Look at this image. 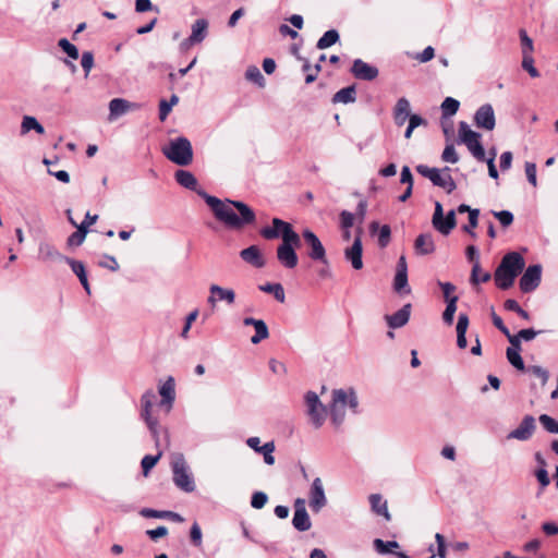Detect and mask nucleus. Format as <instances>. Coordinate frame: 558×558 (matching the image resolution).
Wrapping results in <instances>:
<instances>
[{
	"mask_svg": "<svg viewBox=\"0 0 558 558\" xmlns=\"http://www.w3.org/2000/svg\"><path fill=\"white\" fill-rule=\"evenodd\" d=\"M159 393L162 397L161 404H168L171 408L175 399L174 379L169 377L159 388Z\"/></svg>",
	"mask_w": 558,
	"mask_h": 558,
	"instance_id": "7c9ffc66",
	"label": "nucleus"
},
{
	"mask_svg": "<svg viewBox=\"0 0 558 558\" xmlns=\"http://www.w3.org/2000/svg\"><path fill=\"white\" fill-rule=\"evenodd\" d=\"M525 174L527 178V181L533 185H537V179H536V165L534 162H525Z\"/></svg>",
	"mask_w": 558,
	"mask_h": 558,
	"instance_id": "0e129e2a",
	"label": "nucleus"
},
{
	"mask_svg": "<svg viewBox=\"0 0 558 558\" xmlns=\"http://www.w3.org/2000/svg\"><path fill=\"white\" fill-rule=\"evenodd\" d=\"M415 170L424 178L429 179L434 185L446 190L448 194L452 193L457 187L454 180L449 174L450 169L448 167L442 169L445 173H441L437 168H429L426 165H418Z\"/></svg>",
	"mask_w": 558,
	"mask_h": 558,
	"instance_id": "423d86ee",
	"label": "nucleus"
},
{
	"mask_svg": "<svg viewBox=\"0 0 558 558\" xmlns=\"http://www.w3.org/2000/svg\"><path fill=\"white\" fill-rule=\"evenodd\" d=\"M190 537H191V542L195 546H201V544H202V530H201L199 525L196 522L191 527Z\"/></svg>",
	"mask_w": 558,
	"mask_h": 558,
	"instance_id": "338daca9",
	"label": "nucleus"
},
{
	"mask_svg": "<svg viewBox=\"0 0 558 558\" xmlns=\"http://www.w3.org/2000/svg\"><path fill=\"white\" fill-rule=\"evenodd\" d=\"M43 162L48 167V173L50 175H53L57 180H59L62 183H69L70 182V174L64 170L53 171L50 166L58 162V159L54 161H51L47 158H44Z\"/></svg>",
	"mask_w": 558,
	"mask_h": 558,
	"instance_id": "c03bdc74",
	"label": "nucleus"
},
{
	"mask_svg": "<svg viewBox=\"0 0 558 558\" xmlns=\"http://www.w3.org/2000/svg\"><path fill=\"white\" fill-rule=\"evenodd\" d=\"M525 262L523 256L518 252L507 253L494 274V280L497 288L508 290L514 283L518 275L523 270Z\"/></svg>",
	"mask_w": 558,
	"mask_h": 558,
	"instance_id": "f03ea898",
	"label": "nucleus"
},
{
	"mask_svg": "<svg viewBox=\"0 0 558 558\" xmlns=\"http://www.w3.org/2000/svg\"><path fill=\"white\" fill-rule=\"evenodd\" d=\"M60 258L71 267L72 271L77 276L84 290L87 292V294H90L89 282L84 264L81 260H76L66 256H60Z\"/></svg>",
	"mask_w": 558,
	"mask_h": 558,
	"instance_id": "b1692460",
	"label": "nucleus"
},
{
	"mask_svg": "<svg viewBox=\"0 0 558 558\" xmlns=\"http://www.w3.org/2000/svg\"><path fill=\"white\" fill-rule=\"evenodd\" d=\"M474 123L477 128H482L487 131L494 130L496 119L492 105L485 104L476 110L474 114Z\"/></svg>",
	"mask_w": 558,
	"mask_h": 558,
	"instance_id": "a211bd4d",
	"label": "nucleus"
},
{
	"mask_svg": "<svg viewBox=\"0 0 558 558\" xmlns=\"http://www.w3.org/2000/svg\"><path fill=\"white\" fill-rule=\"evenodd\" d=\"M259 289L263 292L272 294L274 298L280 303H283L286 300L284 290L281 283H265L259 286Z\"/></svg>",
	"mask_w": 558,
	"mask_h": 558,
	"instance_id": "f704fd0d",
	"label": "nucleus"
},
{
	"mask_svg": "<svg viewBox=\"0 0 558 558\" xmlns=\"http://www.w3.org/2000/svg\"><path fill=\"white\" fill-rule=\"evenodd\" d=\"M441 159L450 163H457L459 161V156L456 151L453 144L446 145L441 155Z\"/></svg>",
	"mask_w": 558,
	"mask_h": 558,
	"instance_id": "5fc2aeb1",
	"label": "nucleus"
},
{
	"mask_svg": "<svg viewBox=\"0 0 558 558\" xmlns=\"http://www.w3.org/2000/svg\"><path fill=\"white\" fill-rule=\"evenodd\" d=\"M208 26L206 19L196 20L191 26L190 41L202 43L208 35Z\"/></svg>",
	"mask_w": 558,
	"mask_h": 558,
	"instance_id": "bb28decb",
	"label": "nucleus"
},
{
	"mask_svg": "<svg viewBox=\"0 0 558 558\" xmlns=\"http://www.w3.org/2000/svg\"><path fill=\"white\" fill-rule=\"evenodd\" d=\"M392 287L395 292L400 295L411 293L408 282V264L404 255H401L397 262Z\"/></svg>",
	"mask_w": 558,
	"mask_h": 558,
	"instance_id": "ddd939ff",
	"label": "nucleus"
},
{
	"mask_svg": "<svg viewBox=\"0 0 558 558\" xmlns=\"http://www.w3.org/2000/svg\"><path fill=\"white\" fill-rule=\"evenodd\" d=\"M466 258L473 263L472 272H471V281L473 283L487 282L490 280L492 276L489 272H483L482 278H477V274L481 270V265L478 262V251L476 246L469 245L465 251Z\"/></svg>",
	"mask_w": 558,
	"mask_h": 558,
	"instance_id": "412c9836",
	"label": "nucleus"
},
{
	"mask_svg": "<svg viewBox=\"0 0 558 558\" xmlns=\"http://www.w3.org/2000/svg\"><path fill=\"white\" fill-rule=\"evenodd\" d=\"M140 514L144 518L166 519L169 515L168 510H155L151 508H143Z\"/></svg>",
	"mask_w": 558,
	"mask_h": 558,
	"instance_id": "680f3d73",
	"label": "nucleus"
},
{
	"mask_svg": "<svg viewBox=\"0 0 558 558\" xmlns=\"http://www.w3.org/2000/svg\"><path fill=\"white\" fill-rule=\"evenodd\" d=\"M460 102L452 98L447 97L441 104V113L444 117H451L457 113Z\"/></svg>",
	"mask_w": 558,
	"mask_h": 558,
	"instance_id": "37998d69",
	"label": "nucleus"
},
{
	"mask_svg": "<svg viewBox=\"0 0 558 558\" xmlns=\"http://www.w3.org/2000/svg\"><path fill=\"white\" fill-rule=\"evenodd\" d=\"M58 46L68 54L70 59L76 60L80 57L76 46L71 44L66 38H61L58 41Z\"/></svg>",
	"mask_w": 558,
	"mask_h": 558,
	"instance_id": "a18cd8bd",
	"label": "nucleus"
},
{
	"mask_svg": "<svg viewBox=\"0 0 558 558\" xmlns=\"http://www.w3.org/2000/svg\"><path fill=\"white\" fill-rule=\"evenodd\" d=\"M327 504L323 482L319 477H316L311 486L310 490V507L314 512H319Z\"/></svg>",
	"mask_w": 558,
	"mask_h": 558,
	"instance_id": "f3484780",
	"label": "nucleus"
},
{
	"mask_svg": "<svg viewBox=\"0 0 558 558\" xmlns=\"http://www.w3.org/2000/svg\"><path fill=\"white\" fill-rule=\"evenodd\" d=\"M255 335L252 336L251 342L253 344H258L260 341L267 339L269 337V330L266 323L262 319L259 323L254 326Z\"/></svg>",
	"mask_w": 558,
	"mask_h": 558,
	"instance_id": "58836bf2",
	"label": "nucleus"
},
{
	"mask_svg": "<svg viewBox=\"0 0 558 558\" xmlns=\"http://www.w3.org/2000/svg\"><path fill=\"white\" fill-rule=\"evenodd\" d=\"M260 449L262 450L258 453L263 454L265 463L268 464V465H272L275 463V457L272 454L274 451H275V444H274V441H269V442L264 444L260 447Z\"/></svg>",
	"mask_w": 558,
	"mask_h": 558,
	"instance_id": "8fccbe9b",
	"label": "nucleus"
},
{
	"mask_svg": "<svg viewBox=\"0 0 558 558\" xmlns=\"http://www.w3.org/2000/svg\"><path fill=\"white\" fill-rule=\"evenodd\" d=\"M302 238L307 245V256L319 264H327V253L319 238L311 230L304 229Z\"/></svg>",
	"mask_w": 558,
	"mask_h": 558,
	"instance_id": "9b49d317",
	"label": "nucleus"
},
{
	"mask_svg": "<svg viewBox=\"0 0 558 558\" xmlns=\"http://www.w3.org/2000/svg\"><path fill=\"white\" fill-rule=\"evenodd\" d=\"M371 509L377 515H383L387 521L391 520L388 511L387 501L383 499L380 494H372L369 497Z\"/></svg>",
	"mask_w": 558,
	"mask_h": 558,
	"instance_id": "c85d7f7f",
	"label": "nucleus"
},
{
	"mask_svg": "<svg viewBox=\"0 0 558 558\" xmlns=\"http://www.w3.org/2000/svg\"><path fill=\"white\" fill-rule=\"evenodd\" d=\"M390 236H391L390 227L388 225L381 226L379 229V234H378V245L380 247H386L390 241Z\"/></svg>",
	"mask_w": 558,
	"mask_h": 558,
	"instance_id": "e2e57ef3",
	"label": "nucleus"
},
{
	"mask_svg": "<svg viewBox=\"0 0 558 558\" xmlns=\"http://www.w3.org/2000/svg\"><path fill=\"white\" fill-rule=\"evenodd\" d=\"M292 525L300 532L308 531L312 526L310 515L306 511L305 500L298 498L294 501V514L292 519Z\"/></svg>",
	"mask_w": 558,
	"mask_h": 558,
	"instance_id": "2eb2a0df",
	"label": "nucleus"
},
{
	"mask_svg": "<svg viewBox=\"0 0 558 558\" xmlns=\"http://www.w3.org/2000/svg\"><path fill=\"white\" fill-rule=\"evenodd\" d=\"M351 73L357 80L373 81L378 76V69L364 62L362 59H355L353 61Z\"/></svg>",
	"mask_w": 558,
	"mask_h": 558,
	"instance_id": "6ab92c4d",
	"label": "nucleus"
},
{
	"mask_svg": "<svg viewBox=\"0 0 558 558\" xmlns=\"http://www.w3.org/2000/svg\"><path fill=\"white\" fill-rule=\"evenodd\" d=\"M414 250L417 255H429L435 252V243L430 233H422L414 241Z\"/></svg>",
	"mask_w": 558,
	"mask_h": 558,
	"instance_id": "393cba45",
	"label": "nucleus"
},
{
	"mask_svg": "<svg viewBox=\"0 0 558 558\" xmlns=\"http://www.w3.org/2000/svg\"><path fill=\"white\" fill-rule=\"evenodd\" d=\"M373 546L375 550L381 555L392 553L393 548H399V544L396 541H383L380 538H375L373 542Z\"/></svg>",
	"mask_w": 558,
	"mask_h": 558,
	"instance_id": "4c0bfd02",
	"label": "nucleus"
},
{
	"mask_svg": "<svg viewBox=\"0 0 558 558\" xmlns=\"http://www.w3.org/2000/svg\"><path fill=\"white\" fill-rule=\"evenodd\" d=\"M35 130V117L25 116L21 125V135H25L26 133Z\"/></svg>",
	"mask_w": 558,
	"mask_h": 558,
	"instance_id": "69168bd1",
	"label": "nucleus"
},
{
	"mask_svg": "<svg viewBox=\"0 0 558 558\" xmlns=\"http://www.w3.org/2000/svg\"><path fill=\"white\" fill-rule=\"evenodd\" d=\"M340 217V227L342 230H347V229H350L353 227L354 225V218H355V215L348 211V210H342L339 215Z\"/></svg>",
	"mask_w": 558,
	"mask_h": 558,
	"instance_id": "052dcab7",
	"label": "nucleus"
},
{
	"mask_svg": "<svg viewBox=\"0 0 558 558\" xmlns=\"http://www.w3.org/2000/svg\"><path fill=\"white\" fill-rule=\"evenodd\" d=\"M356 100V87L355 85H350L344 88L338 90L333 96L331 101L333 104H352Z\"/></svg>",
	"mask_w": 558,
	"mask_h": 558,
	"instance_id": "c756f323",
	"label": "nucleus"
},
{
	"mask_svg": "<svg viewBox=\"0 0 558 558\" xmlns=\"http://www.w3.org/2000/svg\"><path fill=\"white\" fill-rule=\"evenodd\" d=\"M302 71L306 73L305 83L311 84L316 81L318 73L322 71V65L317 63L312 66L310 61L304 59Z\"/></svg>",
	"mask_w": 558,
	"mask_h": 558,
	"instance_id": "e433bc0d",
	"label": "nucleus"
},
{
	"mask_svg": "<svg viewBox=\"0 0 558 558\" xmlns=\"http://www.w3.org/2000/svg\"><path fill=\"white\" fill-rule=\"evenodd\" d=\"M410 117V102L407 98L402 97L398 99L395 110L393 119L395 123L399 126L403 125Z\"/></svg>",
	"mask_w": 558,
	"mask_h": 558,
	"instance_id": "cd10ccee",
	"label": "nucleus"
},
{
	"mask_svg": "<svg viewBox=\"0 0 558 558\" xmlns=\"http://www.w3.org/2000/svg\"><path fill=\"white\" fill-rule=\"evenodd\" d=\"M138 108L137 104L130 102L124 98H113L109 102V121H114L119 117L128 113L131 110Z\"/></svg>",
	"mask_w": 558,
	"mask_h": 558,
	"instance_id": "aec40b11",
	"label": "nucleus"
},
{
	"mask_svg": "<svg viewBox=\"0 0 558 558\" xmlns=\"http://www.w3.org/2000/svg\"><path fill=\"white\" fill-rule=\"evenodd\" d=\"M349 407L354 413L357 411L359 401L353 389H335L332 391V402L330 404L331 421L339 426L344 420V408Z\"/></svg>",
	"mask_w": 558,
	"mask_h": 558,
	"instance_id": "7ed1b4c3",
	"label": "nucleus"
},
{
	"mask_svg": "<svg viewBox=\"0 0 558 558\" xmlns=\"http://www.w3.org/2000/svg\"><path fill=\"white\" fill-rule=\"evenodd\" d=\"M259 234L266 240H275L281 238L282 241L299 233L294 231L291 223L280 218H272L271 226L262 228L259 230Z\"/></svg>",
	"mask_w": 558,
	"mask_h": 558,
	"instance_id": "9d476101",
	"label": "nucleus"
},
{
	"mask_svg": "<svg viewBox=\"0 0 558 558\" xmlns=\"http://www.w3.org/2000/svg\"><path fill=\"white\" fill-rule=\"evenodd\" d=\"M519 36H520L521 46H522V56H525V53L532 54V52L534 50L532 38L529 37L525 29H520Z\"/></svg>",
	"mask_w": 558,
	"mask_h": 558,
	"instance_id": "3c124183",
	"label": "nucleus"
},
{
	"mask_svg": "<svg viewBox=\"0 0 558 558\" xmlns=\"http://www.w3.org/2000/svg\"><path fill=\"white\" fill-rule=\"evenodd\" d=\"M522 68L531 77L535 78L539 76L538 70L534 66V58L532 54L525 53V56H522Z\"/></svg>",
	"mask_w": 558,
	"mask_h": 558,
	"instance_id": "09e8293b",
	"label": "nucleus"
},
{
	"mask_svg": "<svg viewBox=\"0 0 558 558\" xmlns=\"http://www.w3.org/2000/svg\"><path fill=\"white\" fill-rule=\"evenodd\" d=\"M520 352L521 351H517V350H507L506 356H507L508 362L514 368H517L518 371L524 372L526 368H525V365H524V362H523V359H522Z\"/></svg>",
	"mask_w": 558,
	"mask_h": 558,
	"instance_id": "79ce46f5",
	"label": "nucleus"
},
{
	"mask_svg": "<svg viewBox=\"0 0 558 558\" xmlns=\"http://www.w3.org/2000/svg\"><path fill=\"white\" fill-rule=\"evenodd\" d=\"M493 215L504 228L509 227L513 222V214L509 210L493 211Z\"/></svg>",
	"mask_w": 558,
	"mask_h": 558,
	"instance_id": "13d9d810",
	"label": "nucleus"
},
{
	"mask_svg": "<svg viewBox=\"0 0 558 558\" xmlns=\"http://www.w3.org/2000/svg\"><path fill=\"white\" fill-rule=\"evenodd\" d=\"M535 476L539 482L542 488H545L550 484V478L546 469L538 468L535 472Z\"/></svg>",
	"mask_w": 558,
	"mask_h": 558,
	"instance_id": "774afa93",
	"label": "nucleus"
},
{
	"mask_svg": "<svg viewBox=\"0 0 558 558\" xmlns=\"http://www.w3.org/2000/svg\"><path fill=\"white\" fill-rule=\"evenodd\" d=\"M268 501V496L264 492H255L251 498V506L254 509H262Z\"/></svg>",
	"mask_w": 558,
	"mask_h": 558,
	"instance_id": "4d7b16f0",
	"label": "nucleus"
},
{
	"mask_svg": "<svg viewBox=\"0 0 558 558\" xmlns=\"http://www.w3.org/2000/svg\"><path fill=\"white\" fill-rule=\"evenodd\" d=\"M535 428V418L532 415H525L520 425L507 435V438L526 441L533 436Z\"/></svg>",
	"mask_w": 558,
	"mask_h": 558,
	"instance_id": "dca6fc26",
	"label": "nucleus"
},
{
	"mask_svg": "<svg viewBox=\"0 0 558 558\" xmlns=\"http://www.w3.org/2000/svg\"><path fill=\"white\" fill-rule=\"evenodd\" d=\"M161 454L162 453L159 451L156 456L147 454L142 459L141 465L144 475H147L149 471L157 464L161 458Z\"/></svg>",
	"mask_w": 558,
	"mask_h": 558,
	"instance_id": "de8ad7c7",
	"label": "nucleus"
},
{
	"mask_svg": "<svg viewBox=\"0 0 558 558\" xmlns=\"http://www.w3.org/2000/svg\"><path fill=\"white\" fill-rule=\"evenodd\" d=\"M478 216L480 210L473 209L472 211H470L469 223L462 227V230L469 233L472 238H476V233L473 231V229L477 227Z\"/></svg>",
	"mask_w": 558,
	"mask_h": 558,
	"instance_id": "49530a36",
	"label": "nucleus"
},
{
	"mask_svg": "<svg viewBox=\"0 0 558 558\" xmlns=\"http://www.w3.org/2000/svg\"><path fill=\"white\" fill-rule=\"evenodd\" d=\"M240 257L247 264L263 268L266 265V260L257 245H251L240 252Z\"/></svg>",
	"mask_w": 558,
	"mask_h": 558,
	"instance_id": "5701e85b",
	"label": "nucleus"
},
{
	"mask_svg": "<svg viewBox=\"0 0 558 558\" xmlns=\"http://www.w3.org/2000/svg\"><path fill=\"white\" fill-rule=\"evenodd\" d=\"M175 181L183 187L196 192L211 209L215 218L227 229L242 230L256 222L255 211L244 202L230 198L220 199L199 189L195 175L187 170H177Z\"/></svg>",
	"mask_w": 558,
	"mask_h": 558,
	"instance_id": "f257e3e1",
	"label": "nucleus"
},
{
	"mask_svg": "<svg viewBox=\"0 0 558 558\" xmlns=\"http://www.w3.org/2000/svg\"><path fill=\"white\" fill-rule=\"evenodd\" d=\"M245 78L256 84L259 88H264L266 85L264 75L262 74L260 70L255 65H251L246 69Z\"/></svg>",
	"mask_w": 558,
	"mask_h": 558,
	"instance_id": "c9c22d12",
	"label": "nucleus"
},
{
	"mask_svg": "<svg viewBox=\"0 0 558 558\" xmlns=\"http://www.w3.org/2000/svg\"><path fill=\"white\" fill-rule=\"evenodd\" d=\"M76 228L77 230L68 238L69 246H80L86 238L88 230L85 229V226H76Z\"/></svg>",
	"mask_w": 558,
	"mask_h": 558,
	"instance_id": "a19ab883",
	"label": "nucleus"
},
{
	"mask_svg": "<svg viewBox=\"0 0 558 558\" xmlns=\"http://www.w3.org/2000/svg\"><path fill=\"white\" fill-rule=\"evenodd\" d=\"M435 541L437 543V554H433L429 558H435L436 556H438L439 558H447V546L445 536L440 533H436Z\"/></svg>",
	"mask_w": 558,
	"mask_h": 558,
	"instance_id": "864d4df0",
	"label": "nucleus"
},
{
	"mask_svg": "<svg viewBox=\"0 0 558 558\" xmlns=\"http://www.w3.org/2000/svg\"><path fill=\"white\" fill-rule=\"evenodd\" d=\"M306 413L315 428H319L326 418V407L320 402L318 395L314 391H307L304 396Z\"/></svg>",
	"mask_w": 558,
	"mask_h": 558,
	"instance_id": "1a4fd4ad",
	"label": "nucleus"
},
{
	"mask_svg": "<svg viewBox=\"0 0 558 558\" xmlns=\"http://www.w3.org/2000/svg\"><path fill=\"white\" fill-rule=\"evenodd\" d=\"M173 482L177 487L185 493H192L195 489V483L189 472L183 454L178 453L172 459Z\"/></svg>",
	"mask_w": 558,
	"mask_h": 558,
	"instance_id": "0eeeda50",
	"label": "nucleus"
},
{
	"mask_svg": "<svg viewBox=\"0 0 558 558\" xmlns=\"http://www.w3.org/2000/svg\"><path fill=\"white\" fill-rule=\"evenodd\" d=\"M525 371L530 372L531 374H533L534 376L541 378L542 380V385H546V383L548 381V378H549V373L547 369L543 368L542 366L539 365H532V366H529Z\"/></svg>",
	"mask_w": 558,
	"mask_h": 558,
	"instance_id": "6e6d98bb",
	"label": "nucleus"
},
{
	"mask_svg": "<svg viewBox=\"0 0 558 558\" xmlns=\"http://www.w3.org/2000/svg\"><path fill=\"white\" fill-rule=\"evenodd\" d=\"M542 280V266L531 265L529 266L522 277L520 278L519 286L523 293H531L537 289Z\"/></svg>",
	"mask_w": 558,
	"mask_h": 558,
	"instance_id": "f8f14e48",
	"label": "nucleus"
},
{
	"mask_svg": "<svg viewBox=\"0 0 558 558\" xmlns=\"http://www.w3.org/2000/svg\"><path fill=\"white\" fill-rule=\"evenodd\" d=\"M81 65L85 71V76H88L90 70L94 66V54L92 51H84L82 53Z\"/></svg>",
	"mask_w": 558,
	"mask_h": 558,
	"instance_id": "bf43d9fd",
	"label": "nucleus"
},
{
	"mask_svg": "<svg viewBox=\"0 0 558 558\" xmlns=\"http://www.w3.org/2000/svg\"><path fill=\"white\" fill-rule=\"evenodd\" d=\"M150 408H142V417L144 418L147 427L149 428L153 438L155 439L156 444L158 445V420L156 417H153L150 414Z\"/></svg>",
	"mask_w": 558,
	"mask_h": 558,
	"instance_id": "473e14b6",
	"label": "nucleus"
},
{
	"mask_svg": "<svg viewBox=\"0 0 558 558\" xmlns=\"http://www.w3.org/2000/svg\"><path fill=\"white\" fill-rule=\"evenodd\" d=\"M300 245L301 236L300 234H296L282 240L277 246L276 257L283 268L293 269L298 266L299 257L295 250L300 247Z\"/></svg>",
	"mask_w": 558,
	"mask_h": 558,
	"instance_id": "39448f33",
	"label": "nucleus"
},
{
	"mask_svg": "<svg viewBox=\"0 0 558 558\" xmlns=\"http://www.w3.org/2000/svg\"><path fill=\"white\" fill-rule=\"evenodd\" d=\"M411 304H404L399 311L392 315H385V320L389 328L397 329L408 324L411 315Z\"/></svg>",
	"mask_w": 558,
	"mask_h": 558,
	"instance_id": "4be33fe9",
	"label": "nucleus"
},
{
	"mask_svg": "<svg viewBox=\"0 0 558 558\" xmlns=\"http://www.w3.org/2000/svg\"><path fill=\"white\" fill-rule=\"evenodd\" d=\"M459 136L461 142L465 144L474 158H476L478 161L485 160V150L481 143L482 136L480 133L472 131L469 124L462 121L459 124Z\"/></svg>",
	"mask_w": 558,
	"mask_h": 558,
	"instance_id": "6e6552de",
	"label": "nucleus"
},
{
	"mask_svg": "<svg viewBox=\"0 0 558 558\" xmlns=\"http://www.w3.org/2000/svg\"><path fill=\"white\" fill-rule=\"evenodd\" d=\"M456 225V211L450 210L447 213L446 217H441L440 222L434 226V228L441 234L448 235L454 229Z\"/></svg>",
	"mask_w": 558,
	"mask_h": 558,
	"instance_id": "2f4dec72",
	"label": "nucleus"
},
{
	"mask_svg": "<svg viewBox=\"0 0 558 558\" xmlns=\"http://www.w3.org/2000/svg\"><path fill=\"white\" fill-rule=\"evenodd\" d=\"M362 230H357V234L352 243L351 246L347 247L344 250V258L348 260L353 269L360 270L363 268V246H362V240H361Z\"/></svg>",
	"mask_w": 558,
	"mask_h": 558,
	"instance_id": "4468645a",
	"label": "nucleus"
},
{
	"mask_svg": "<svg viewBox=\"0 0 558 558\" xmlns=\"http://www.w3.org/2000/svg\"><path fill=\"white\" fill-rule=\"evenodd\" d=\"M340 36L338 31H327L317 41L316 47L320 50L326 49L335 45L339 40Z\"/></svg>",
	"mask_w": 558,
	"mask_h": 558,
	"instance_id": "72a5a7b5",
	"label": "nucleus"
},
{
	"mask_svg": "<svg viewBox=\"0 0 558 558\" xmlns=\"http://www.w3.org/2000/svg\"><path fill=\"white\" fill-rule=\"evenodd\" d=\"M209 291L211 295L208 298V303L211 305H215L217 301L216 298L214 296L215 294L218 295V299L220 301H226L228 304L234 303L235 293L232 289H226L218 284H211Z\"/></svg>",
	"mask_w": 558,
	"mask_h": 558,
	"instance_id": "a878e982",
	"label": "nucleus"
},
{
	"mask_svg": "<svg viewBox=\"0 0 558 558\" xmlns=\"http://www.w3.org/2000/svg\"><path fill=\"white\" fill-rule=\"evenodd\" d=\"M538 420L548 433L558 434V421L547 414H542Z\"/></svg>",
	"mask_w": 558,
	"mask_h": 558,
	"instance_id": "603ef678",
	"label": "nucleus"
},
{
	"mask_svg": "<svg viewBox=\"0 0 558 558\" xmlns=\"http://www.w3.org/2000/svg\"><path fill=\"white\" fill-rule=\"evenodd\" d=\"M162 154L178 166H189L193 161V148L190 140L184 136L171 140Z\"/></svg>",
	"mask_w": 558,
	"mask_h": 558,
	"instance_id": "20e7f679",
	"label": "nucleus"
},
{
	"mask_svg": "<svg viewBox=\"0 0 558 558\" xmlns=\"http://www.w3.org/2000/svg\"><path fill=\"white\" fill-rule=\"evenodd\" d=\"M458 296H452L449 302H446V308L442 313L444 323L447 325L453 324L454 313L457 311Z\"/></svg>",
	"mask_w": 558,
	"mask_h": 558,
	"instance_id": "ea45409f",
	"label": "nucleus"
}]
</instances>
